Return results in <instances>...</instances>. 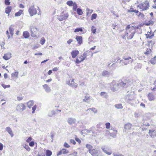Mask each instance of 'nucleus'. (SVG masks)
I'll return each mask as SVG.
<instances>
[{
    "mask_svg": "<svg viewBox=\"0 0 156 156\" xmlns=\"http://www.w3.org/2000/svg\"><path fill=\"white\" fill-rule=\"evenodd\" d=\"M131 83V82L129 80H121L119 83H116L115 82L113 81L111 84V89L113 91H117L120 87H127Z\"/></svg>",
    "mask_w": 156,
    "mask_h": 156,
    "instance_id": "obj_1",
    "label": "nucleus"
},
{
    "mask_svg": "<svg viewBox=\"0 0 156 156\" xmlns=\"http://www.w3.org/2000/svg\"><path fill=\"white\" fill-rule=\"evenodd\" d=\"M122 58L123 59L119 61V63L122 65H126L132 63L133 62V59L129 56H123Z\"/></svg>",
    "mask_w": 156,
    "mask_h": 156,
    "instance_id": "obj_2",
    "label": "nucleus"
},
{
    "mask_svg": "<svg viewBox=\"0 0 156 156\" xmlns=\"http://www.w3.org/2000/svg\"><path fill=\"white\" fill-rule=\"evenodd\" d=\"M30 30L31 31V36L34 37H36L38 32V29L37 28L32 26L30 27Z\"/></svg>",
    "mask_w": 156,
    "mask_h": 156,
    "instance_id": "obj_3",
    "label": "nucleus"
},
{
    "mask_svg": "<svg viewBox=\"0 0 156 156\" xmlns=\"http://www.w3.org/2000/svg\"><path fill=\"white\" fill-rule=\"evenodd\" d=\"M149 7V2L147 1H146L144 2H143L138 5V7L141 9H142V10H146L148 9Z\"/></svg>",
    "mask_w": 156,
    "mask_h": 156,
    "instance_id": "obj_4",
    "label": "nucleus"
},
{
    "mask_svg": "<svg viewBox=\"0 0 156 156\" xmlns=\"http://www.w3.org/2000/svg\"><path fill=\"white\" fill-rule=\"evenodd\" d=\"M126 100L128 103L131 105L134 104V97L133 95H127L126 98Z\"/></svg>",
    "mask_w": 156,
    "mask_h": 156,
    "instance_id": "obj_5",
    "label": "nucleus"
},
{
    "mask_svg": "<svg viewBox=\"0 0 156 156\" xmlns=\"http://www.w3.org/2000/svg\"><path fill=\"white\" fill-rule=\"evenodd\" d=\"M69 14L67 12L64 13L63 12H62L59 16H58L57 18L60 21H62L66 20Z\"/></svg>",
    "mask_w": 156,
    "mask_h": 156,
    "instance_id": "obj_6",
    "label": "nucleus"
},
{
    "mask_svg": "<svg viewBox=\"0 0 156 156\" xmlns=\"http://www.w3.org/2000/svg\"><path fill=\"white\" fill-rule=\"evenodd\" d=\"M26 106L24 104L20 103L17 106L16 110L17 112L21 113L26 109Z\"/></svg>",
    "mask_w": 156,
    "mask_h": 156,
    "instance_id": "obj_7",
    "label": "nucleus"
},
{
    "mask_svg": "<svg viewBox=\"0 0 156 156\" xmlns=\"http://www.w3.org/2000/svg\"><path fill=\"white\" fill-rule=\"evenodd\" d=\"M28 12L31 16L36 14L37 11L34 5L30 6L28 9Z\"/></svg>",
    "mask_w": 156,
    "mask_h": 156,
    "instance_id": "obj_8",
    "label": "nucleus"
},
{
    "mask_svg": "<svg viewBox=\"0 0 156 156\" xmlns=\"http://www.w3.org/2000/svg\"><path fill=\"white\" fill-rule=\"evenodd\" d=\"M92 156H98L100 155V151L96 148L93 149L89 152Z\"/></svg>",
    "mask_w": 156,
    "mask_h": 156,
    "instance_id": "obj_9",
    "label": "nucleus"
},
{
    "mask_svg": "<svg viewBox=\"0 0 156 156\" xmlns=\"http://www.w3.org/2000/svg\"><path fill=\"white\" fill-rule=\"evenodd\" d=\"M147 98L150 101H154L156 98V97L153 93H149L147 94Z\"/></svg>",
    "mask_w": 156,
    "mask_h": 156,
    "instance_id": "obj_10",
    "label": "nucleus"
},
{
    "mask_svg": "<svg viewBox=\"0 0 156 156\" xmlns=\"http://www.w3.org/2000/svg\"><path fill=\"white\" fill-rule=\"evenodd\" d=\"M76 121V120L75 119L72 118H68L67 119V122L70 125H72L73 124L75 123Z\"/></svg>",
    "mask_w": 156,
    "mask_h": 156,
    "instance_id": "obj_11",
    "label": "nucleus"
},
{
    "mask_svg": "<svg viewBox=\"0 0 156 156\" xmlns=\"http://www.w3.org/2000/svg\"><path fill=\"white\" fill-rule=\"evenodd\" d=\"M76 39L79 44L81 45L83 43V38L81 36H77L76 37Z\"/></svg>",
    "mask_w": 156,
    "mask_h": 156,
    "instance_id": "obj_12",
    "label": "nucleus"
},
{
    "mask_svg": "<svg viewBox=\"0 0 156 156\" xmlns=\"http://www.w3.org/2000/svg\"><path fill=\"white\" fill-rule=\"evenodd\" d=\"M91 53L90 51H87L84 52L83 55H82L81 56L82 57V58L83 60H84L86 57L89 55L90 54V53Z\"/></svg>",
    "mask_w": 156,
    "mask_h": 156,
    "instance_id": "obj_13",
    "label": "nucleus"
},
{
    "mask_svg": "<svg viewBox=\"0 0 156 156\" xmlns=\"http://www.w3.org/2000/svg\"><path fill=\"white\" fill-rule=\"evenodd\" d=\"M14 27V25H11L9 27V30L10 32V33L12 36H13L14 34V29L13 28Z\"/></svg>",
    "mask_w": 156,
    "mask_h": 156,
    "instance_id": "obj_14",
    "label": "nucleus"
},
{
    "mask_svg": "<svg viewBox=\"0 0 156 156\" xmlns=\"http://www.w3.org/2000/svg\"><path fill=\"white\" fill-rule=\"evenodd\" d=\"M79 51L78 50H73L71 52V55L72 58H75L77 55L79 54Z\"/></svg>",
    "mask_w": 156,
    "mask_h": 156,
    "instance_id": "obj_15",
    "label": "nucleus"
},
{
    "mask_svg": "<svg viewBox=\"0 0 156 156\" xmlns=\"http://www.w3.org/2000/svg\"><path fill=\"white\" fill-rule=\"evenodd\" d=\"M43 87L45 91L47 93H50L51 91L50 88L48 86L47 84H45L42 86Z\"/></svg>",
    "mask_w": 156,
    "mask_h": 156,
    "instance_id": "obj_16",
    "label": "nucleus"
},
{
    "mask_svg": "<svg viewBox=\"0 0 156 156\" xmlns=\"http://www.w3.org/2000/svg\"><path fill=\"white\" fill-rule=\"evenodd\" d=\"M11 57V54L8 53L4 55L3 58L6 60H9Z\"/></svg>",
    "mask_w": 156,
    "mask_h": 156,
    "instance_id": "obj_17",
    "label": "nucleus"
},
{
    "mask_svg": "<svg viewBox=\"0 0 156 156\" xmlns=\"http://www.w3.org/2000/svg\"><path fill=\"white\" fill-rule=\"evenodd\" d=\"M132 31H131V33L130 34H129V36H128L127 39H132L134 36V34L135 33V30L132 31Z\"/></svg>",
    "mask_w": 156,
    "mask_h": 156,
    "instance_id": "obj_18",
    "label": "nucleus"
},
{
    "mask_svg": "<svg viewBox=\"0 0 156 156\" xmlns=\"http://www.w3.org/2000/svg\"><path fill=\"white\" fill-rule=\"evenodd\" d=\"M6 130L10 134L11 137L13 136L12 130L9 127H7L6 128Z\"/></svg>",
    "mask_w": 156,
    "mask_h": 156,
    "instance_id": "obj_19",
    "label": "nucleus"
},
{
    "mask_svg": "<svg viewBox=\"0 0 156 156\" xmlns=\"http://www.w3.org/2000/svg\"><path fill=\"white\" fill-rule=\"evenodd\" d=\"M12 10V7L11 6H7L5 9V12L6 14H8L9 15V13L11 12Z\"/></svg>",
    "mask_w": 156,
    "mask_h": 156,
    "instance_id": "obj_20",
    "label": "nucleus"
},
{
    "mask_svg": "<svg viewBox=\"0 0 156 156\" xmlns=\"http://www.w3.org/2000/svg\"><path fill=\"white\" fill-rule=\"evenodd\" d=\"M149 133L150 135L152 137H154V136H156V132L154 131H151L149 130Z\"/></svg>",
    "mask_w": 156,
    "mask_h": 156,
    "instance_id": "obj_21",
    "label": "nucleus"
},
{
    "mask_svg": "<svg viewBox=\"0 0 156 156\" xmlns=\"http://www.w3.org/2000/svg\"><path fill=\"white\" fill-rule=\"evenodd\" d=\"M23 36L25 38H27L30 36L29 33L27 31H25L23 32Z\"/></svg>",
    "mask_w": 156,
    "mask_h": 156,
    "instance_id": "obj_22",
    "label": "nucleus"
},
{
    "mask_svg": "<svg viewBox=\"0 0 156 156\" xmlns=\"http://www.w3.org/2000/svg\"><path fill=\"white\" fill-rule=\"evenodd\" d=\"M55 111L53 110H51L49 111L48 114V116L49 117H52L53 115H55Z\"/></svg>",
    "mask_w": 156,
    "mask_h": 156,
    "instance_id": "obj_23",
    "label": "nucleus"
},
{
    "mask_svg": "<svg viewBox=\"0 0 156 156\" xmlns=\"http://www.w3.org/2000/svg\"><path fill=\"white\" fill-rule=\"evenodd\" d=\"M131 124L128 123L124 125V128L125 129L128 130L131 128Z\"/></svg>",
    "mask_w": 156,
    "mask_h": 156,
    "instance_id": "obj_24",
    "label": "nucleus"
},
{
    "mask_svg": "<svg viewBox=\"0 0 156 156\" xmlns=\"http://www.w3.org/2000/svg\"><path fill=\"white\" fill-rule=\"evenodd\" d=\"M34 105L33 101H30L27 103V106L29 108H31V106Z\"/></svg>",
    "mask_w": 156,
    "mask_h": 156,
    "instance_id": "obj_25",
    "label": "nucleus"
},
{
    "mask_svg": "<svg viewBox=\"0 0 156 156\" xmlns=\"http://www.w3.org/2000/svg\"><path fill=\"white\" fill-rule=\"evenodd\" d=\"M154 22L152 20H150L147 22H145L144 24L146 26L152 25L154 24Z\"/></svg>",
    "mask_w": 156,
    "mask_h": 156,
    "instance_id": "obj_26",
    "label": "nucleus"
},
{
    "mask_svg": "<svg viewBox=\"0 0 156 156\" xmlns=\"http://www.w3.org/2000/svg\"><path fill=\"white\" fill-rule=\"evenodd\" d=\"M101 149L104 152H105V153H106L108 155H110L112 153V151H108V150L106 148H104L102 147L101 148Z\"/></svg>",
    "mask_w": 156,
    "mask_h": 156,
    "instance_id": "obj_27",
    "label": "nucleus"
},
{
    "mask_svg": "<svg viewBox=\"0 0 156 156\" xmlns=\"http://www.w3.org/2000/svg\"><path fill=\"white\" fill-rule=\"evenodd\" d=\"M23 12V10L20 9L19 11L16 12L15 14V16H18L21 15Z\"/></svg>",
    "mask_w": 156,
    "mask_h": 156,
    "instance_id": "obj_28",
    "label": "nucleus"
},
{
    "mask_svg": "<svg viewBox=\"0 0 156 156\" xmlns=\"http://www.w3.org/2000/svg\"><path fill=\"white\" fill-rule=\"evenodd\" d=\"M156 56H155L153 58L151 59L150 62L151 64H155L156 63Z\"/></svg>",
    "mask_w": 156,
    "mask_h": 156,
    "instance_id": "obj_29",
    "label": "nucleus"
},
{
    "mask_svg": "<svg viewBox=\"0 0 156 156\" xmlns=\"http://www.w3.org/2000/svg\"><path fill=\"white\" fill-rule=\"evenodd\" d=\"M45 154L47 156H51L52 154V153L51 151L49 150H47L46 151Z\"/></svg>",
    "mask_w": 156,
    "mask_h": 156,
    "instance_id": "obj_30",
    "label": "nucleus"
},
{
    "mask_svg": "<svg viewBox=\"0 0 156 156\" xmlns=\"http://www.w3.org/2000/svg\"><path fill=\"white\" fill-rule=\"evenodd\" d=\"M18 72L17 71L12 73L11 74V76L12 77L14 76L16 78H18Z\"/></svg>",
    "mask_w": 156,
    "mask_h": 156,
    "instance_id": "obj_31",
    "label": "nucleus"
},
{
    "mask_svg": "<svg viewBox=\"0 0 156 156\" xmlns=\"http://www.w3.org/2000/svg\"><path fill=\"white\" fill-rule=\"evenodd\" d=\"M101 95L103 98L104 97L105 98H107L108 97V95L107 93L105 92H102L100 94Z\"/></svg>",
    "mask_w": 156,
    "mask_h": 156,
    "instance_id": "obj_32",
    "label": "nucleus"
},
{
    "mask_svg": "<svg viewBox=\"0 0 156 156\" xmlns=\"http://www.w3.org/2000/svg\"><path fill=\"white\" fill-rule=\"evenodd\" d=\"M115 107L118 109H122L123 108V106L121 104L115 105Z\"/></svg>",
    "mask_w": 156,
    "mask_h": 156,
    "instance_id": "obj_33",
    "label": "nucleus"
},
{
    "mask_svg": "<svg viewBox=\"0 0 156 156\" xmlns=\"http://www.w3.org/2000/svg\"><path fill=\"white\" fill-rule=\"evenodd\" d=\"M86 147L88 149L89 152H90V151H91L93 147L90 144H87L86 145Z\"/></svg>",
    "mask_w": 156,
    "mask_h": 156,
    "instance_id": "obj_34",
    "label": "nucleus"
},
{
    "mask_svg": "<svg viewBox=\"0 0 156 156\" xmlns=\"http://www.w3.org/2000/svg\"><path fill=\"white\" fill-rule=\"evenodd\" d=\"M76 11L77 14L79 15H81L82 14L83 11L81 9L79 8H77Z\"/></svg>",
    "mask_w": 156,
    "mask_h": 156,
    "instance_id": "obj_35",
    "label": "nucleus"
},
{
    "mask_svg": "<svg viewBox=\"0 0 156 156\" xmlns=\"http://www.w3.org/2000/svg\"><path fill=\"white\" fill-rule=\"evenodd\" d=\"M145 35H146V36L147 38H149L150 39L152 38L154 36V34L153 33L151 35H150L149 34H145Z\"/></svg>",
    "mask_w": 156,
    "mask_h": 156,
    "instance_id": "obj_36",
    "label": "nucleus"
},
{
    "mask_svg": "<svg viewBox=\"0 0 156 156\" xmlns=\"http://www.w3.org/2000/svg\"><path fill=\"white\" fill-rule=\"evenodd\" d=\"M74 2L72 1H69L66 2V4L70 6H72Z\"/></svg>",
    "mask_w": 156,
    "mask_h": 156,
    "instance_id": "obj_37",
    "label": "nucleus"
},
{
    "mask_svg": "<svg viewBox=\"0 0 156 156\" xmlns=\"http://www.w3.org/2000/svg\"><path fill=\"white\" fill-rule=\"evenodd\" d=\"M83 31V30L82 28L80 27L78 28H76L74 30V32H82Z\"/></svg>",
    "mask_w": 156,
    "mask_h": 156,
    "instance_id": "obj_38",
    "label": "nucleus"
},
{
    "mask_svg": "<svg viewBox=\"0 0 156 156\" xmlns=\"http://www.w3.org/2000/svg\"><path fill=\"white\" fill-rule=\"evenodd\" d=\"M79 58H80V60H79L78 58H77L76 59V61H75V62L77 64H79V63L81 62H83V59H82V58H81V57H79Z\"/></svg>",
    "mask_w": 156,
    "mask_h": 156,
    "instance_id": "obj_39",
    "label": "nucleus"
},
{
    "mask_svg": "<svg viewBox=\"0 0 156 156\" xmlns=\"http://www.w3.org/2000/svg\"><path fill=\"white\" fill-rule=\"evenodd\" d=\"M73 10H74V11L76 10V9H77V5L76 2H74V4L73 5Z\"/></svg>",
    "mask_w": 156,
    "mask_h": 156,
    "instance_id": "obj_40",
    "label": "nucleus"
},
{
    "mask_svg": "<svg viewBox=\"0 0 156 156\" xmlns=\"http://www.w3.org/2000/svg\"><path fill=\"white\" fill-rule=\"evenodd\" d=\"M97 16V14L96 13H94L92 14L91 16V20H93L96 18Z\"/></svg>",
    "mask_w": 156,
    "mask_h": 156,
    "instance_id": "obj_41",
    "label": "nucleus"
},
{
    "mask_svg": "<svg viewBox=\"0 0 156 156\" xmlns=\"http://www.w3.org/2000/svg\"><path fill=\"white\" fill-rule=\"evenodd\" d=\"M151 49L147 48V49L146 51L144 53V54L146 55H148L149 54H150V53L151 52Z\"/></svg>",
    "mask_w": 156,
    "mask_h": 156,
    "instance_id": "obj_42",
    "label": "nucleus"
},
{
    "mask_svg": "<svg viewBox=\"0 0 156 156\" xmlns=\"http://www.w3.org/2000/svg\"><path fill=\"white\" fill-rule=\"evenodd\" d=\"M42 153H41L40 152H38V156H45V154L44 152H44H43L44 151L43 150H41Z\"/></svg>",
    "mask_w": 156,
    "mask_h": 156,
    "instance_id": "obj_43",
    "label": "nucleus"
},
{
    "mask_svg": "<svg viewBox=\"0 0 156 156\" xmlns=\"http://www.w3.org/2000/svg\"><path fill=\"white\" fill-rule=\"evenodd\" d=\"M109 75V73L107 71H104L102 74L103 76H106Z\"/></svg>",
    "mask_w": 156,
    "mask_h": 156,
    "instance_id": "obj_44",
    "label": "nucleus"
},
{
    "mask_svg": "<svg viewBox=\"0 0 156 156\" xmlns=\"http://www.w3.org/2000/svg\"><path fill=\"white\" fill-rule=\"evenodd\" d=\"M91 110L93 112H94V113H96L97 112V110L95 108H90L88 109L87 110Z\"/></svg>",
    "mask_w": 156,
    "mask_h": 156,
    "instance_id": "obj_45",
    "label": "nucleus"
},
{
    "mask_svg": "<svg viewBox=\"0 0 156 156\" xmlns=\"http://www.w3.org/2000/svg\"><path fill=\"white\" fill-rule=\"evenodd\" d=\"M96 29L94 26H92L91 27V32L93 34H95L96 32Z\"/></svg>",
    "mask_w": 156,
    "mask_h": 156,
    "instance_id": "obj_46",
    "label": "nucleus"
},
{
    "mask_svg": "<svg viewBox=\"0 0 156 156\" xmlns=\"http://www.w3.org/2000/svg\"><path fill=\"white\" fill-rule=\"evenodd\" d=\"M45 41V39L44 38H42L40 41V43L42 45H43Z\"/></svg>",
    "mask_w": 156,
    "mask_h": 156,
    "instance_id": "obj_47",
    "label": "nucleus"
},
{
    "mask_svg": "<svg viewBox=\"0 0 156 156\" xmlns=\"http://www.w3.org/2000/svg\"><path fill=\"white\" fill-rule=\"evenodd\" d=\"M62 153L63 154H67L69 152V151L66 149H62Z\"/></svg>",
    "mask_w": 156,
    "mask_h": 156,
    "instance_id": "obj_48",
    "label": "nucleus"
},
{
    "mask_svg": "<svg viewBox=\"0 0 156 156\" xmlns=\"http://www.w3.org/2000/svg\"><path fill=\"white\" fill-rule=\"evenodd\" d=\"M2 86L4 88V89H5L7 87H10V86L9 85H5L3 83H2Z\"/></svg>",
    "mask_w": 156,
    "mask_h": 156,
    "instance_id": "obj_49",
    "label": "nucleus"
},
{
    "mask_svg": "<svg viewBox=\"0 0 156 156\" xmlns=\"http://www.w3.org/2000/svg\"><path fill=\"white\" fill-rule=\"evenodd\" d=\"M105 126L107 129H109L110 127V123L108 122H107L105 123Z\"/></svg>",
    "mask_w": 156,
    "mask_h": 156,
    "instance_id": "obj_50",
    "label": "nucleus"
},
{
    "mask_svg": "<svg viewBox=\"0 0 156 156\" xmlns=\"http://www.w3.org/2000/svg\"><path fill=\"white\" fill-rule=\"evenodd\" d=\"M131 31H132V28H131L129 31H126V33L125 34V36L126 37H128L129 36V34L131 33Z\"/></svg>",
    "mask_w": 156,
    "mask_h": 156,
    "instance_id": "obj_51",
    "label": "nucleus"
},
{
    "mask_svg": "<svg viewBox=\"0 0 156 156\" xmlns=\"http://www.w3.org/2000/svg\"><path fill=\"white\" fill-rule=\"evenodd\" d=\"M37 108V105H35L32 108V113H34L35 111L36 110Z\"/></svg>",
    "mask_w": 156,
    "mask_h": 156,
    "instance_id": "obj_52",
    "label": "nucleus"
},
{
    "mask_svg": "<svg viewBox=\"0 0 156 156\" xmlns=\"http://www.w3.org/2000/svg\"><path fill=\"white\" fill-rule=\"evenodd\" d=\"M92 127L90 128L89 129H85L84 130V131L87 132V133H90L92 130Z\"/></svg>",
    "mask_w": 156,
    "mask_h": 156,
    "instance_id": "obj_53",
    "label": "nucleus"
},
{
    "mask_svg": "<svg viewBox=\"0 0 156 156\" xmlns=\"http://www.w3.org/2000/svg\"><path fill=\"white\" fill-rule=\"evenodd\" d=\"M89 99V97L87 96H86L85 98L83 99V101L84 102H87V101Z\"/></svg>",
    "mask_w": 156,
    "mask_h": 156,
    "instance_id": "obj_54",
    "label": "nucleus"
},
{
    "mask_svg": "<svg viewBox=\"0 0 156 156\" xmlns=\"http://www.w3.org/2000/svg\"><path fill=\"white\" fill-rule=\"evenodd\" d=\"M5 3L7 5H9L10 4L9 0H5Z\"/></svg>",
    "mask_w": 156,
    "mask_h": 156,
    "instance_id": "obj_55",
    "label": "nucleus"
},
{
    "mask_svg": "<svg viewBox=\"0 0 156 156\" xmlns=\"http://www.w3.org/2000/svg\"><path fill=\"white\" fill-rule=\"evenodd\" d=\"M5 44V43L4 42H2L1 43H0V44L1 47L2 48L5 49V48L4 47V46Z\"/></svg>",
    "mask_w": 156,
    "mask_h": 156,
    "instance_id": "obj_56",
    "label": "nucleus"
},
{
    "mask_svg": "<svg viewBox=\"0 0 156 156\" xmlns=\"http://www.w3.org/2000/svg\"><path fill=\"white\" fill-rule=\"evenodd\" d=\"M34 145V143L33 141H31L29 143V145L30 147H33Z\"/></svg>",
    "mask_w": 156,
    "mask_h": 156,
    "instance_id": "obj_57",
    "label": "nucleus"
},
{
    "mask_svg": "<svg viewBox=\"0 0 156 156\" xmlns=\"http://www.w3.org/2000/svg\"><path fill=\"white\" fill-rule=\"evenodd\" d=\"M24 147L27 151H29L30 150V147L27 145H26Z\"/></svg>",
    "mask_w": 156,
    "mask_h": 156,
    "instance_id": "obj_58",
    "label": "nucleus"
},
{
    "mask_svg": "<svg viewBox=\"0 0 156 156\" xmlns=\"http://www.w3.org/2000/svg\"><path fill=\"white\" fill-rule=\"evenodd\" d=\"M64 146L66 148H69L70 146L66 142H65L64 144Z\"/></svg>",
    "mask_w": 156,
    "mask_h": 156,
    "instance_id": "obj_59",
    "label": "nucleus"
},
{
    "mask_svg": "<svg viewBox=\"0 0 156 156\" xmlns=\"http://www.w3.org/2000/svg\"><path fill=\"white\" fill-rule=\"evenodd\" d=\"M75 140L77 142H78L79 144H80L81 143V140L80 139L77 137H76L75 138Z\"/></svg>",
    "mask_w": 156,
    "mask_h": 156,
    "instance_id": "obj_60",
    "label": "nucleus"
},
{
    "mask_svg": "<svg viewBox=\"0 0 156 156\" xmlns=\"http://www.w3.org/2000/svg\"><path fill=\"white\" fill-rule=\"evenodd\" d=\"M134 116L136 118H138L140 116V114L138 112H135L134 114Z\"/></svg>",
    "mask_w": 156,
    "mask_h": 156,
    "instance_id": "obj_61",
    "label": "nucleus"
},
{
    "mask_svg": "<svg viewBox=\"0 0 156 156\" xmlns=\"http://www.w3.org/2000/svg\"><path fill=\"white\" fill-rule=\"evenodd\" d=\"M70 86L73 88H76L77 86V84L74 83L73 84H72V85Z\"/></svg>",
    "mask_w": 156,
    "mask_h": 156,
    "instance_id": "obj_62",
    "label": "nucleus"
},
{
    "mask_svg": "<svg viewBox=\"0 0 156 156\" xmlns=\"http://www.w3.org/2000/svg\"><path fill=\"white\" fill-rule=\"evenodd\" d=\"M138 17H141L142 18H143L144 17V14L140 12L139 13V14L138 15Z\"/></svg>",
    "mask_w": 156,
    "mask_h": 156,
    "instance_id": "obj_63",
    "label": "nucleus"
},
{
    "mask_svg": "<svg viewBox=\"0 0 156 156\" xmlns=\"http://www.w3.org/2000/svg\"><path fill=\"white\" fill-rule=\"evenodd\" d=\"M114 156H124L123 155H122V154H114Z\"/></svg>",
    "mask_w": 156,
    "mask_h": 156,
    "instance_id": "obj_64",
    "label": "nucleus"
}]
</instances>
